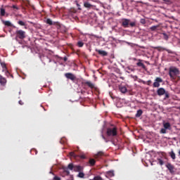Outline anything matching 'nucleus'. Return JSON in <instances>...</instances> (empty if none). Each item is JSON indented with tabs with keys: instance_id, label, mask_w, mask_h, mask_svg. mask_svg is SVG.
<instances>
[{
	"instance_id": "obj_1",
	"label": "nucleus",
	"mask_w": 180,
	"mask_h": 180,
	"mask_svg": "<svg viewBox=\"0 0 180 180\" xmlns=\"http://www.w3.org/2000/svg\"><path fill=\"white\" fill-rule=\"evenodd\" d=\"M180 74V71L179 69H178L177 68H170L169 69V75L171 78V79L175 80L176 79V77L178 78V80L180 79V76H179Z\"/></svg>"
},
{
	"instance_id": "obj_2",
	"label": "nucleus",
	"mask_w": 180,
	"mask_h": 180,
	"mask_svg": "<svg viewBox=\"0 0 180 180\" xmlns=\"http://www.w3.org/2000/svg\"><path fill=\"white\" fill-rule=\"evenodd\" d=\"M106 133L108 137H116V136H117V127H113L112 128H108Z\"/></svg>"
},
{
	"instance_id": "obj_3",
	"label": "nucleus",
	"mask_w": 180,
	"mask_h": 180,
	"mask_svg": "<svg viewBox=\"0 0 180 180\" xmlns=\"http://www.w3.org/2000/svg\"><path fill=\"white\" fill-rule=\"evenodd\" d=\"M20 39V40H23L24 39H26V32L18 30L15 32V40L18 41V39Z\"/></svg>"
},
{
	"instance_id": "obj_4",
	"label": "nucleus",
	"mask_w": 180,
	"mask_h": 180,
	"mask_svg": "<svg viewBox=\"0 0 180 180\" xmlns=\"http://www.w3.org/2000/svg\"><path fill=\"white\" fill-rule=\"evenodd\" d=\"M161 82H162V79L161 77H156L153 83V88H160Z\"/></svg>"
},
{
	"instance_id": "obj_5",
	"label": "nucleus",
	"mask_w": 180,
	"mask_h": 180,
	"mask_svg": "<svg viewBox=\"0 0 180 180\" xmlns=\"http://www.w3.org/2000/svg\"><path fill=\"white\" fill-rule=\"evenodd\" d=\"M65 77L71 81H75L77 79V77H75L74 74L70 72L65 73Z\"/></svg>"
},
{
	"instance_id": "obj_6",
	"label": "nucleus",
	"mask_w": 180,
	"mask_h": 180,
	"mask_svg": "<svg viewBox=\"0 0 180 180\" xmlns=\"http://www.w3.org/2000/svg\"><path fill=\"white\" fill-rule=\"evenodd\" d=\"M122 27H129L130 23V20L127 18H122Z\"/></svg>"
},
{
	"instance_id": "obj_7",
	"label": "nucleus",
	"mask_w": 180,
	"mask_h": 180,
	"mask_svg": "<svg viewBox=\"0 0 180 180\" xmlns=\"http://www.w3.org/2000/svg\"><path fill=\"white\" fill-rule=\"evenodd\" d=\"M155 50H158V51H167V53H171L172 51L169 49H167L166 48H164L162 46H155Z\"/></svg>"
},
{
	"instance_id": "obj_8",
	"label": "nucleus",
	"mask_w": 180,
	"mask_h": 180,
	"mask_svg": "<svg viewBox=\"0 0 180 180\" xmlns=\"http://www.w3.org/2000/svg\"><path fill=\"white\" fill-rule=\"evenodd\" d=\"M46 24L49 25V26H53V25H57V26H60V22H53V20H51L50 18L46 19Z\"/></svg>"
},
{
	"instance_id": "obj_9",
	"label": "nucleus",
	"mask_w": 180,
	"mask_h": 180,
	"mask_svg": "<svg viewBox=\"0 0 180 180\" xmlns=\"http://www.w3.org/2000/svg\"><path fill=\"white\" fill-rule=\"evenodd\" d=\"M166 167L169 169L170 174H174V172H175V171L174 170V169H175V167L171 163H167L166 165Z\"/></svg>"
},
{
	"instance_id": "obj_10",
	"label": "nucleus",
	"mask_w": 180,
	"mask_h": 180,
	"mask_svg": "<svg viewBox=\"0 0 180 180\" xmlns=\"http://www.w3.org/2000/svg\"><path fill=\"white\" fill-rule=\"evenodd\" d=\"M166 91H165V89L160 87L158 89L157 94H158V96H162V95H165Z\"/></svg>"
},
{
	"instance_id": "obj_11",
	"label": "nucleus",
	"mask_w": 180,
	"mask_h": 180,
	"mask_svg": "<svg viewBox=\"0 0 180 180\" xmlns=\"http://www.w3.org/2000/svg\"><path fill=\"white\" fill-rule=\"evenodd\" d=\"M115 176V171L110 170L105 172V177L106 178H112Z\"/></svg>"
},
{
	"instance_id": "obj_12",
	"label": "nucleus",
	"mask_w": 180,
	"mask_h": 180,
	"mask_svg": "<svg viewBox=\"0 0 180 180\" xmlns=\"http://www.w3.org/2000/svg\"><path fill=\"white\" fill-rule=\"evenodd\" d=\"M6 79L4 77H2V75H0V84L1 85H2V86H5V85H6Z\"/></svg>"
},
{
	"instance_id": "obj_13",
	"label": "nucleus",
	"mask_w": 180,
	"mask_h": 180,
	"mask_svg": "<svg viewBox=\"0 0 180 180\" xmlns=\"http://www.w3.org/2000/svg\"><path fill=\"white\" fill-rule=\"evenodd\" d=\"M138 63H136L137 67H141L143 70H146V65L144 63H141L143 61L141 59L138 60Z\"/></svg>"
},
{
	"instance_id": "obj_14",
	"label": "nucleus",
	"mask_w": 180,
	"mask_h": 180,
	"mask_svg": "<svg viewBox=\"0 0 180 180\" xmlns=\"http://www.w3.org/2000/svg\"><path fill=\"white\" fill-rule=\"evenodd\" d=\"M105 155V153L103 151H99L96 154L94 155V158H101V157H103Z\"/></svg>"
},
{
	"instance_id": "obj_15",
	"label": "nucleus",
	"mask_w": 180,
	"mask_h": 180,
	"mask_svg": "<svg viewBox=\"0 0 180 180\" xmlns=\"http://www.w3.org/2000/svg\"><path fill=\"white\" fill-rule=\"evenodd\" d=\"M70 175V171H68V168L63 169V172L61 174L62 176H68Z\"/></svg>"
},
{
	"instance_id": "obj_16",
	"label": "nucleus",
	"mask_w": 180,
	"mask_h": 180,
	"mask_svg": "<svg viewBox=\"0 0 180 180\" xmlns=\"http://www.w3.org/2000/svg\"><path fill=\"white\" fill-rule=\"evenodd\" d=\"M0 64L3 68V71H6V74H9V71H8V68H6V64L5 62H0Z\"/></svg>"
},
{
	"instance_id": "obj_17",
	"label": "nucleus",
	"mask_w": 180,
	"mask_h": 180,
	"mask_svg": "<svg viewBox=\"0 0 180 180\" xmlns=\"http://www.w3.org/2000/svg\"><path fill=\"white\" fill-rule=\"evenodd\" d=\"M96 53H98V54L100 56H103L104 57L108 56V52H106L105 51H101L99 49H96Z\"/></svg>"
},
{
	"instance_id": "obj_18",
	"label": "nucleus",
	"mask_w": 180,
	"mask_h": 180,
	"mask_svg": "<svg viewBox=\"0 0 180 180\" xmlns=\"http://www.w3.org/2000/svg\"><path fill=\"white\" fill-rule=\"evenodd\" d=\"M84 85H87V86H89V88H91V89H94V88H95V85L91 82H85Z\"/></svg>"
},
{
	"instance_id": "obj_19",
	"label": "nucleus",
	"mask_w": 180,
	"mask_h": 180,
	"mask_svg": "<svg viewBox=\"0 0 180 180\" xmlns=\"http://www.w3.org/2000/svg\"><path fill=\"white\" fill-rule=\"evenodd\" d=\"M163 127L166 129V130H171V124L169 122H164Z\"/></svg>"
},
{
	"instance_id": "obj_20",
	"label": "nucleus",
	"mask_w": 180,
	"mask_h": 180,
	"mask_svg": "<svg viewBox=\"0 0 180 180\" xmlns=\"http://www.w3.org/2000/svg\"><path fill=\"white\" fill-rule=\"evenodd\" d=\"M89 164L90 167H94L95 164H96V160H95L94 158H90L89 160Z\"/></svg>"
},
{
	"instance_id": "obj_21",
	"label": "nucleus",
	"mask_w": 180,
	"mask_h": 180,
	"mask_svg": "<svg viewBox=\"0 0 180 180\" xmlns=\"http://www.w3.org/2000/svg\"><path fill=\"white\" fill-rule=\"evenodd\" d=\"M84 169V167L82 166H75L74 167V171L76 172H81Z\"/></svg>"
},
{
	"instance_id": "obj_22",
	"label": "nucleus",
	"mask_w": 180,
	"mask_h": 180,
	"mask_svg": "<svg viewBox=\"0 0 180 180\" xmlns=\"http://www.w3.org/2000/svg\"><path fill=\"white\" fill-rule=\"evenodd\" d=\"M119 89L122 94H126L127 92V88L126 86H120Z\"/></svg>"
},
{
	"instance_id": "obj_23",
	"label": "nucleus",
	"mask_w": 180,
	"mask_h": 180,
	"mask_svg": "<svg viewBox=\"0 0 180 180\" xmlns=\"http://www.w3.org/2000/svg\"><path fill=\"white\" fill-rule=\"evenodd\" d=\"M159 27H160V25H153V26L150 27V30L151 32H157V30H158Z\"/></svg>"
},
{
	"instance_id": "obj_24",
	"label": "nucleus",
	"mask_w": 180,
	"mask_h": 180,
	"mask_svg": "<svg viewBox=\"0 0 180 180\" xmlns=\"http://www.w3.org/2000/svg\"><path fill=\"white\" fill-rule=\"evenodd\" d=\"M84 8H92V4H89V2H84Z\"/></svg>"
},
{
	"instance_id": "obj_25",
	"label": "nucleus",
	"mask_w": 180,
	"mask_h": 180,
	"mask_svg": "<svg viewBox=\"0 0 180 180\" xmlns=\"http://www.w3.org/2000/svg\"><path fill=\"white\" fill-rule=\"evenodd\" d=\"M169 154L171 158H172L173 160H175V158H176L175 153H174V150H172Z\"/></svg>"
},
{
	"instance_id": "obj_26",
	"label": "nucleus",
	"mask_w": 180,
	"mask_h": 180,
	"mask_svg": "<svg viewBox=\"0 0 180 180\" xmlns=\"http://www.w3.org/2000/svg\"><path fill=\"white\" fill-rule=\"evenodd\" d=\"M143 115V110H139L136 114V117H140Z\"/></svg>"
},
{
	"instance_id": "obj_27",
	"label": "nucleus",
	"mask_w": 180,
	"mask_h": 180,
	"mask_svg": "<svg viewBox=\"0 0 180 180\" xmlns=\"http://www.w3.org/2000/svg\"><path fill=\"white\" fill-rule=\"evenodd\" d=\"M3 23L5 26H8V27L12 26V23L9 21H3Z\"/></svg>"
},
{
	"instance_id": "obj_28",
	"label": "nucleus",
	"mask_w": 180,
	"mask_h": 180,
	"mask_svg": "<svg viewBox=\"0 0 180 180\" xmlns=\"http://www.w3.org/2000/svg\"><path fill=\"white\" fill-rule=\"evenodd\" d=\"M74 165L72 163H70L68 166V169H70V171H72V169H74Z\"/></svg>"
},
{
	"instance_id": "obj_29",
	"label": "nucleus",
	"mask_w": 180,
	"mask_h": 180,
	"mask_svg": "<svg viewBox=\"0 0 180 180\" xmlns=\"http://www.w3.org/2000/svg\"><path fill=\"white\" fill-rule=\"evenodd\" d=\"M162 35H163V39L166 41H168V39H169V36H168V34H167V33L165 32H163Z\"/></svg>"
},
{
	"instance_id": "obj_30",
	"label": "nucleus",
	"mask_w": 180,
	"mask_h": 180,
	"mask_svg": "<svg viewBox=\"0 0 180 180\" xmlns=\"http://www.w3.org/2000/svg\"><path fill=\"white\" fill-rule=\"evenodd\" d=\"M160 134H167V129L165 128H162L160 131Z\"/></svg>"
},
{
	"instance_id": "obj_31",
	"label": "nucleus",
	"mask_w": 180,
	"mask_h": 180,
	"mask_svg": "<svg viewBox=\"0 0 180 180\" xmlns=\"http://www.w3.org/2000/svg\"><path fill=\"white\" fill-rule=\"evenodd\" d=\"M18 23L20 25V26H25L26 24L25 23V22L22 21V20H19L18 22Z\"/></svg>"
},
{
	"instance_id": "obj_32",
	"label": "nucleus",
	"mask_w": 180,
	"mask_h": 180,
	"mask_svg": "<svg viewBox=\"0 0 180 180\" xmlns=\"http://www.w3.org/2000/svg\"><path fill=\"white\" fill-rule=\"evenodd\" d=\"M78 47H84V42L82 41H78L77 42Z\"/></svg>"
},
{
	"instance_id": "obj_33",
	"label": "nucleus",
	"mask_w": 180,
	"mask_h": 180,
	"mask_svg": "<svg viewBox=\"0 0 180 180\" xmlns=\"http://www.w3.org/2000/svg\"><path fill=\"white\" fill-rule=\"evenodd\" d=\"M94 180H103V179H102L101 176H96L94 177Z\"/></svg>"
},
{
	"instance_id": "obj_34",
	"label": "nucleus",
	"mask_w": 180,
	"mask_h": 180,
	"mask_svg": "<svg viewBox=\"0 0 180 180\" xmlns=\"http://www.w3.org/2000/svg\"><path fill=\"white\" fill-rule=\"evenodd\" d=\"M78 176H79V178H84V176H85V174L80 172L78 174Z\"/></svg>"
},
{
	"instance_id": "obj_35",
	"label": "nucleus",
	"mask_w": 180,
	"mask_h": 180,
	"mask_svg": "<svg viewBox=\"0 0 180 180\" xmlns=\"http://www.w3.org/2000/svg\"><path fill=\"white\" fill-rule=\"evenodd\" d=\"M140 23H141V25H146V19L141 18V19L140 20Z\"/></svg>"
},
{
	"instance_id": "obj_36",
	"label": "nucleus",
	"mask_w": 180,
	"mask_h": 180,
	"mask_svg": "<svg viewBox=\"0 0 180 180\" xmlns=\"http://www.w3.org/2000/svg\"><path fill=\"white\" fill-rule=\"evenodd\" d=\"M165 99H168V98H169V93L168 91H165Z\"/></svg>"
},
{
	"instance_id": "obj_37",
	"label": "nucleus",
	"mask_w": 180,
	"mask_h": 180,
	"mask_svg": "<svg viewBox=\"0 0 180 180\" xmlns=\"http://www.w3.org/2000/svg\"><path fill=\"white\" fill-rule=\"evenodd\" d=\"M129 25H130L131 27H134L136 26V22H129Z\"/></svg>"
},
{
	"instance_id": "obj_38",
	"label": "nucleus",
	"mask_w": 180,
	"mask_h": 180,
	"mask_svg": "<svg viewBox=\"0 0 180 180\" xmlns=\"http://www.w3.org/2000/svg\"><path fill=\"white\" fill-rule=\"evenodd\" d=\"M127 70H128V71H130L131 72H134V69L130 68V66L127 67Z\"/></svg>"
},
{
	"instance_id": "obj_39",
	"label": "nucleus",
	"mask_w": 180,
	"mask_h": 180,
	"mask_svg": "<svg viewBox=\"0 0 180 180\" xmlns=\"http://www.w3.org/2000/svg\"><path fill=\"white\" fill-rule=\"evenodd\" d=\"M1 15L2 16H5V9L4 8H1Z\"/></svg>"
},
{
	"instance_id": "obj_40",
	"label": "nucleus",
	"mask_w": 180,
	"mask_h": 180,
	"mask_svg": "<svg viewBox=\"0 0 180 180\" xmlns=\"http://www.w3.org/2000/svg\"><path fill=\"white\" fill-rule=\"evenodd\" d=\"M160 165H164V161L161 159H158Z\"/></svg>"
},
{
	"instance_id": "obj_41",
	"label": "nucleus",
	"mask_w": 180,
	"mask_h": 180,
	"mask_svg": "<svg viewBox=\"0 0 180 180\" xmlns=\"http://www.w3.org/2000/svg\"><path fill=\"white\" fill-rule=\"evenodd\" d=\"M53 180H61V178L57 176H55L53 179Z\"/></svg>"
},
{
	"instance_id": "obj_42",
	"label": "nucleus",
	"mask_w": 180,
	"mask_h": 180,
	"mask_svg": "<svg viewBox=\"0 0 180 180\" xmlns=\"http://www.w3.org/2000/svg\"><path fill=\"white\" fill-rule=\"evenodd\" d=\"M151 84H153V82H152L151 80H148V81L147 82V85H148L149 86H151Z\"/></svg>"
},
{
	"instance_id": "obj_43",
	"label": "nucleus",
	"mask_w": 180,
	"mask_h": 180,
	"mask_svg": "<svg viewBox=\"0 0 180 180\" xmlns=\"http://www.w3.org/2000/svg\"><path fill=\"white\" fill-rule=\"evenodd\" d=\"M12 8H13V9H16L17 11L19 9V8H18V6H16L15 5H13V6H12Z\"/></svg>"
},
{
	"instance_id": "obj_44",
	"label": "nucleus",
	"mask_w": 180,
	"mask_h": 180,
	"mask_svg": "<svg viewBox=\"0 0 180 180\" xmlns=\"http://www.w3.org/2000/svg\"><path fill=\"white\" fill-rule=\"evenodd\" d=\"M80 158H82V160H85V158H86V157L85 156V155H81Z\"/></svg>"
},
{
	"instance_id": "obj_45",
	"label": "nucleus",
	"mask_w": 180,
	"mask_h": 180,
	"mask_svg": "<svg viewBox=\"0 0 180 180\" xmlns=\"http://www.w3.org/2000/svg\"><path fill=\"white\" fill-rule=\"evenodd\" d=\"M101 137H102V139H103V140H105V141L106 143H108V141L106 140V137H105V136H103V134L101 135Z\"/></svg>"
},
{
	"instance_id": "obj_46",
	"label": "nucleus",
	"mask_w": 180,
	"mask_h": 180,
	"mask_svg": "<svg viewBox=\"0 0 180 180\" xmlns=\"http://www.w3.org/2000/svg\"><path fill=\"white\" fill-rule=\"evenodd\" d=\"M77 8H78V9H79V11H81V5H79L78 3H77Z\"/></svg>"
},
{
	"instance_id": "obj_47",
	"label": "nucleus",
	"mask_w": 180,
	"mask_h": 180,
	"mask_svg": "<svg viewBox=\"0 0 180 180\" xmlns=\"http://www.w3.org/2000/svg\"><path fill=\"white\" fill-rule=\"evenodd\" d=\"M67 60H68V58H67V56H65V57L63 58V60H64V61H67Z\"/></svg>"
},
{
	"instance_id": "obj_48",
	"label": "nucleus",
	"mask_w": 180,
	"mask_h": 180,
	"mask_svg": "<svg viewBox=\"0 0 180 180\" xmlns=\"http://www.w3.org/2000/svg\"><path fill=\"white\" fill-rule=\"evenodd\" d=\"M19 104H20V105H23V101H19Z\"/></svg>"
},
{
	"instance_id": "obj_49",
	"label": "nucleus",
	"mask_w": 180,
	"mask_h": 180,
	"mask_svg": "<svg viewBox=\"0 0 180 180\" xmlns=\"http://www.w3.org/2000/svg\"><path fill=\"white\" fill-rule=\"evenodd\" d=\"M173 140L176 141V138H173Z\"/></svg>"
},
{
	"instance_id": "obj_50",
	"label": "nucleus",
	"mask_w": 180,
	"mask_h": 180,
	"mask_svg": "<svg viewBox=\"0 0 180 180\" xmlns=\"http://www.w3.org/2000/svg\"><path fill=\"white\" fill-rule=\"evenodd\" d=\"M73 154H74V153H70L71 155H73Z\"/></svg>"
},
{
	"instance_id": "obj_51",
	"label": "nucleus",
	"mask_w": 180,
	"mask_h": 180,
	"mask_svg": "<svg viewBox=\"0 0 180 180\" xmlns=\"http://www.w3.org/2000/svg\"><path fill=\"white\" fill-rule=\"evenodd\" d=\"M134 60L136 61V60H137V59L136 58H134Z\"/></svg>"
},
{
	"instance_id": "obj_52",
	"label": "nucleus",
	"mask_w": 180,
	"mask_h": 180,
	"mask_svg": "<svg viewBox=\"0 0 180 180\" xmlns=\"http://www.w3.org/2000/svg\"><path fill=\"white\" fill-rule=\"evenodd\" d=\"M49 63H51V59L49 60Z\"/></svg>"
},
{
	"instance_id": "obj_53",
	"label": "nucleus",
	"mask_w": 180,
	"mask_h": 180,
	"mask_svg": "<svg viewBox=\"0 0 180 180\" xmlns=\"http://www.w3.org/2000/svg\"><path fill=\"white\" fill-rule=\"evenodd\" d=\"M179 155H180V150H179Z\"/></svg>"
},
{
	"instance_id": "obj_54",
	"label": "nucleus",
	"mask_w": 180,
	"mask_h": 180,
	"mask_svg": "<svg viewBox=\"0 0 180 180\" xmlns=\"http://www.w3.org/2000/svg\"><path fill=\"white\" fill-rule=\"evenodd\" d=\"M35 154H37V150H36Z\"/></svg>"
},
{
	"instance_id": "obj_55",
	"label": "nucleus",
	"mask_w": 180,
	"mask_h": 180,
	"mask_svg": "<svg viewBox=\"0 0 180 180\" xmlns=\"http://www.w3.org/2000/svg\"><path fill=\"white\" fill-rule=\"evenodd\" d=\"M127 72L130 73V72L127 71Z\"/></svg>"
}]
</instances>
